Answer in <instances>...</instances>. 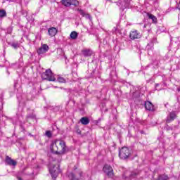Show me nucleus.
Returning <instances> with one entry per match:
<instances>
[{
	"mask_svg": "<svg viewBox=\"0 0 180 180\" xmlns=\"http://www.w3.org/2000/svg\"><path fill=\"white\" fill-rule=\"evenodd\" d=\"M180 39V38H179Z\"/></svg>",
	"mask_w": 180,
	"mask_h": 180,
	"instance_id": "obj_29",
	"label": "nucleus"
},
{
	"mask_svg": "<svg viewBox=\"0 0 180 180\" xmlns=\"http://www.w3.org/2000/svg\"><path fill=\"white\" fill-rule=\"evenodd\" d=\"M158 179L159 180H168L169 179V177H168V175L167 174H160L158 176Z\"/></svg>",
	"mask_w": 180,
	"mask_h": 180,
	"instance_id": "obj_17",
	"label": "nucleus"
},
{
	"mask_svg": "<svg viewBox=\"0 0 180 180\" xmlns=\"http://www.w3.org/2000/svg\"><path fill=\"white\" fill-rule=\"evenodd\" d=\"M42 79L46 81H49L51 82H56V77L54 76V73L51 71V69H47L41 74Z\"/></svg>",
	"mask_w": 180,
	"mask_h": 180,
	"instance_id": "obj_2",
	"label": "nucleus"
},
{
	"mask_svg": "<svg viewBox=\"0 0 180 180\" xmlns=\"http://www.w3.org/2000/svg\"><path fill=\"white\" fill-rule=\"evenodd\" d=\"M67 144L61 139H55L51 144V151L56 155H64L67 153Z\"/></svg>",
	"mask_w": 180,
	"mask_h": 180,
	"instance_id": "obj_1",
	"label": "nucleus"
},
{
	"mask_svg": "<svg viewBox=\"0 0 180 180\" xmlns=\"http://www.w3.org/2000/svg\"><path fill=\"white\" fill-rule=\"evenodd\" d=\"M145 108L146 110L154 112V105L150 101L145 102Z\"/></svg>",
	"mask_w": 180,
	"mask_h": 180,
	"instance_id": "obj_10",
	"label": "nucleus"
},
{
	"mask_svg": "<svg viewBox=\"0 0 180 180\" xmlns=\"http://www.w3.org/2000/svg\"><path fill=\"white\" fill-rule=\"evenodd\" d=\"M129 37L131 40H134L136 39H140L141 37V35H140V33L137 30L131 31L129 34Z\"/></svg>",
	"mask_w": 180,
	"mask_h": 180,
	"instance_id": "obj_7",
	"label": "nucleus"
},
{
	"mask_svg": "<svg viewBox=\"0 0 180 180\" xmlns=\"http://www.w3.org/2000/svg\"><path fill=\"white\" fill-rule=\"evenodd\" d=\"M6 162L8 164V165H13V167L16 166L18 164L16 161L9 156H6Z\"/></svg>",
	"mask_w": 180,
	"mask_h": 180,
	"instance_id": "obj_9",
	"label": "nucleus"
},
{
	"mask_svg": "<svg viewBox=\"0 0 180 180\" xmlns=\"http://www.w3.org/2000/svg\"><path fill=\"white\" fill-rule=\"evenodd\" d=\"M60 3L62 4V5H63V6H65L66 8L71 6L70 0H61Z\"/></svg>",
	"mask_w": 180,
	"mask_h": 180,
	"instance_id": "obj_15",
	"label": "nucleus"
},
{
	"mask_svg": "<svg viewBox=\"0 0 180 180\" xmlns=\"http://www.w3.org/2000/svg\"><path fill=\"white\" fill-rule=\"evenodd\" d=\"M47 51H49V46L47 44H43L41 47L37 50L38 54H44V53H47Z\"/></svg>",
	"mask_w": 180,
	"mask_h": 180,
	"instance_id": "obj_8",
	"label": "nucleus"
},
{
	"mask_svg": "<svg viewBox=\"0 0 180 180\" xmlns=\"http://www.w3.org/2000/svg\"><path fill=\"white\" fill-rule=\"evenodd\" d=\"M0 18H6V11L5 10H0Z\"/></svg>",
	"mask_w": 180,
	"mask_h": 180,
	"instance_id": "obj_22",
	"label": "nucleus"
},
{
	"mask_svg": "<svg viewBox=\"0 0 180 180\" xmlns=\"http://www.w3.org/2000/svg\"><path fill=\"white\" fill-rule=\"evenodd\" d=\"M20 44H19V42H13L11 44V46L13 47V49H15V50L19 49Z\"/></svg>",
	"mask_w": 180,
	"mask_h": 180,
	"instance_id": "obj_21",
	"label": "nucleus"
},
{
	"mask_svg": "<svg viewBox=\"0 0 180 180\" xmlns=\"http://www.w3.org/2000/svg\"><path fill=\"white\" fill-rule=\"evenodd\" d=\"M70 6L73 5V6H78V5L79 4V3L78 2V0H69Z\"/></svg>",
	"mask_w": 180,
	"mask_h": 180,
	"instance_id": "obj_19",
	"label": "nucleus"
},
{
	"mask_svg": "<svg viewBox=\"0 0 180 180\" xmlns=\"http://www.w3.org/2000/svg\"><path fill=\"white\" fill-rule=\"evenodd\" d=\"M70 38L72 40H76L78 38V33L75 31H73L70 33Z\"/></svg>",
	"mask_w": 180,
	"mask_h": 180,
	"instance_id": "obj_16",
	"label": "nucleus"
},
{
	"mask_svg": "<svg viewBox=\"0 0 180 180\" xmlns=\"http://www.w3.org/2000/svg\"><path fill=\"white\" fill-rule=\"evenodd\" d=\"M75 130H76V133L77 134H79V136H81V134H82V131H81V129H79V128L78 127H77L75 128Z\"/></svg>",
	"mask_w": 180,
	"mask_h": 180,
	"instance_id": "obj_25",
	"label": "nucleus"
},
{
	"mask_svg": "<svg viewBox=\"0 0 180 180\" xmlns=\"http://www.w3.org/2000/svg\"><path fill=\"white\" fill-rule=\"evenodd\" d=\"M177 117L176 112L175 111H172L169 113L167 117L166 122L171 123V122H174V120Z\"/></svg>",
	"mask_w": 180,
	"mask_h": 180,
	"instance_id": "obj_6",
	"label": "nucleus"
},
{
	"mask_svg": "<svg viewBox=\"0 0 180 180\" xmlns=\"http://www.w3.org/2000/svg\"><path fill=\"white\" fill-rule=\"evenodd\" d=\"M130 150L127 147H123L119 151V157L121 160H127L130 157Z\"/></svg>",
	"mask_w": 180,
	"mask_h": 180,
	"instance_id": "obj_3",
	"label": "nucleus"
},
{
	"mask_svg": "<svg viewBox=\"0 0 180 180\" xmlns=\"http://www.w3.org/2000/svg\"><path fill=\"white\" fill-rule=\"evenodd\" d=\"M83 176V172L81 169L75 170L74 173L69 174L70 180H82Z\"/></svg>",
	"mask_w": 180,
	"mask_h": 180,
	"instance_id": "obj_4",
	"label": "nucleus"
},
{
	"mask_svg": "<svg viewBox=\"0 0 180 180\" xmlns=\"http://www.w3.org/2000/svg\"><path fill=\"white\" fill-rule=\"evenodd\" d=\"M77 11L79 12V13H80V15H82V16H86V18H89V14H86L84 10L78 8Z\"/></svg>",
	"mask_w": 180,
	"mask_h": 180,
	"instance_id": "obj_20",
	"label": "nucleus"
},
{
	"mask_svg": "<svg viewBox=\"0 0 180 180\" xmlns=\"http://www.w3.org/2000/svg\"><path fill=\"white\" fill-rule=\"evenodd\" d=\"M149 19H151L153 23H157V17L153 14H148Z\"/></svg>",
	"mask_w": 180,
	"mask_h": 180,
	"instance_id": "obj_18",
	"label": "nucleus"
},
{
	"mask_svg": "<svg viewBox=\"0 0 180 180\" xmlns=\"http://www.w3.org/2000/svg\"><path fill=\"white\" fill-rule=\"evenodd\" d=\"M80 122L82 124L86 126V124H89V118H88V117H82L80 119Z\"/></svg>",
	"mask_w": 180,
	"mask_h": 180,
	"instance_id": "obj_13",
	"label": "nucleus"
},
{
	"mask_svg": "<svg viewBox=\"0 0 180 180\" xmlns=\"http://www.w3.org/2000/svg\"><path fill=\"white\" fill-rule=\"evenodd\" d=\"M125 8H129V3L126 4Z\"/></svg>",
	"mask_w": 180,
	"mask_h": 180,
	"instance_id": "obj_26",
	"label": "nucleus"
},
{
	"mask_svg": "<svg viewBox=\"0 0 180 180\" xmlns=\"http://www.w3.org/2000/svg\"><path fill=\"white\" fill-rule=\"evenodd\" d=\"M18 180H22L21 177H18Z\"/></svg>",
	"mask_w": 180,
	"mask_h": 180,
	"instance_id": "obj_28",
	"label": "nucleus"
},
{
	"mask_svg": "<svg viewBox=\"0 0 180 180\" xmlns=\"http://www.w3.org/2000/svg\"><path fill=\"white\" fill-rule=\"evenodd\" d=\"M45 136L49 137V139L51 138L53 134H51V131H46L45 133Z\"/></svg>",
	"mask_w": 180,
	"mask_h": 180,
	"instance_id": "obj_23",
	"label": "nucleus"
},
{
	"mask_svg": "<svg viewBox=\"0 0 180 180\" xmlns=\"http://www.w3.org/2000/svg\"><path fill=\"white\" fill-rule=\"evenodd\" d=\"M58 82H60L62 84L65 83V79H64V77H58Z\"/></svg>",
	"mask_w": 180,
	"mask_h": 180,
	"instance_id": "obj_24",
	"label": "nucleus"
},
{
	"mask_svg": "<svg viewBox=\"0 0 180 180\" xmlns=\"http://www.w3.org/2000/svg\"><path fill=\"white\" fill-rule=\"evenodd\" d=\"M103 171L108 178H113L115 176V173L113 172V168L109 165H105Z\"/></svg>",
	"mask_w": 180,
	"mask_h": 180,
	"instance_id": "obj_5",
	"label": "nucleus"
},
{
	"mask_svg": "<svg viewBox=\"0 0 180 180\" xmlns=\"http://www.w3.org/2000/svg\"><path fill=\"white\" fill-rule=\"evenodd\" d=\"M58 32V31L57 30V28H56L54 27H52L48 30L49 34V36H51V37H53V36H56V34H57Z\"/></svg>",
	"mask_w": 180,
	"mask_h": 180,
	"instance_id": "obj_11",
	"label": "nucleus"
},
{
	"mask_svg": "<svg viewBox=\"0 0 180 180\" xmlns=\"http://www.w3.org/2000/svg\"><path fill=\"white\" fill-rule=\"evenodd\" d=\"M82 53L84 57H91L94 52L91 49H84L82 51Z\"/></svg>",
	"mask_w": 180,
	"mask_h": 180,
	"instance_id": "obj_12",
	"label": "nucleus"
},
{
	"mask_svg": "<svg viewBox=\"0 0 180 180\" xmlns=\"http://www.w3.org/2000/svg\"><path fill=\"white\" fill-rule=\"evenodd\" d=\"M51 175L53 178V179H56L57 176H58V170H54V169H50Z\"/></svg>",
	"mask_w": 180,
	"mask_h": 180,
	"instance_id": "obj_14",
	"label": "nucleus"
},
{
	"mask_svg": "<svg viewBox=\"0 0 180 180\" xmlns=\"http://www.w3.org/2000/svg\"><path fill=\"white\" fill-rule=\"evenodd\" d=\"M178 6H179V9L180 10V1H179V3Z\"/></svg>",
	"mask_w": 180,
	"mask_h": 180,
	"instance_id": "obj_27",
	"label": "nucleus"
}]
</instances>
